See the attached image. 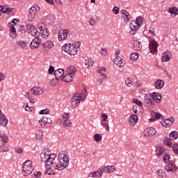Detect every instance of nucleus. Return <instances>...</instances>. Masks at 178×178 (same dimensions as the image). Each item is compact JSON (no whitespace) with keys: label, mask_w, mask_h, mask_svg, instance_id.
Masks as SVG:
<instances>
[{"label":"nucleus","mask_w":178,"mask_h":178,"mask_svg":"<svg viewBox=\"0 0 178 178\" xmlns=\"http://www.w3.org/2000/svg\"><path fill=\"white\" fill-rule=\"evenodd\" d=\"M157 175L159 177L163 178V177H165L166 174L165 173V171H163V170H159L157 171Z\"/></svg>","instance_id":"obj_45"},{"label":"nucleus","mask_w":178,"mask_h":178,"mask_svg":"<svg viewBox=\"0 0 178 178\" xmlns=\"http://www.w3.org/2000/svg\"><path fill=\"white\" fill-rule=\"evenodd\" d=\"M81 95H83L84 99H86V98H87V89H83L82 91H81Z\"/></svg>","instance_id":"obj_59"},{"label":"nucleus","mask_w":178,"mask_h":178,"mask_svg":"<svg viewBox=\"0 0 178 178\" xmlns=\"http://www.w3.org/2000/svg\"><path fill=\"white\" fill-rule=\"evenodd\" d=\"M62 117L63 120H67V119H69V118H70V115L69 114V113H65L64 114H63Z\"/></svg>","instance_id":"obj_57"},{"label":"nucleus","mask_w":178,"mask_h":178,"mask_svg":"<svg viewBox=\"0 0 178 178\" xmlns=\"http://www.w3.org/2000/svg\"><path fill=\"white\" fill-rule=\"evenodd\" d=\"M163 155V161H164V162H166L167 161L170 162V155H169L168 153H164Z\"/></svg>","instance_id":"obj_43"},{"label":"nucleus","mask_w":178,"mask_h":178,"mask_svg":"<svg viewBox=\"0 0 178 178\" xmlns=\"http://www.w3.org/2000/svg\"><path fill=\"white\" fill-rule=\"evenodd\" d=\"M54 72H55V68L54 67V66L50 65L49 68V74H52Z\"/></svg>","instance_id":"obj_63"},{"label":"nucleus","mask_w":178,"mask_h":178,"mask_svg":"<svg viewBox=\"0 0 178 178\" xmlns=\"http://www.w3.org/2000/svg\"><path fill=\"white\" fill-rule=\"evenodd\" d=\"M10 38H16L17 37V34H16V29L15 27H10Z\"/></svg>","instance_id":"obj_28"},{"label":"nucleus","mask_w":178,"mask_h":178,"mask_svg":"<svg viewBox=\"0 0 178 178\" xmlns=\"http://www.w3.org/2000/svg\"><path fill=\"white\" fill-rule=\"evenodd\" d=\"M101 125L102 126V127H104V129H105V130H106V131H109V125H108L107 124H105V123H104V122H102V123L101 124Z\"/></svg>","instance_id":"obj_62"},{"label":"nucleus","mask_w":178,"mask_h":178,"mask_svg":"<svg viewBox=\"0 0 178 178\" xmlns=\"http://www.w3.org/2000/svg\"><path fill=\"white\" fill-rule=\"evenodd\" d=\"M174 120L175 118H173V117H171L170 119L165 120L162 125L164 126V127H170V126L173 124Z\"/></svg>","instance_id":"obj_23"},{"label":"nucleus","mask_w":178,"mask_h":178,"mask_svg":"<svg viewBox=\"0 0 178 178\" xmlns=\"http://www.w3.org/2000/svg\"><path fill=\"white\" fill-rule=\"evenodd\" d=\"M162 62H169L170 60V57H169V55L166 51H164L163 53V56L161 59Z\"/></svg>","instance_id":"obj_29"},{"label":"nucleus","mask_w":178,"mask_h":178,"mask_svg":"<svg viewBox=\"0 0 178 178\" xmlns=\"http://www.w3.org/2000/svg\"><path fill=\"white\" fill-rule=\"evenodd\" d=\"M43 49L44 52H48L49 49H51V48H54V42L51 40H47V42H44L42 44Z\"/></svg>","instance_id":"obj_10"},{"label":"nucleus","mask_w":178,"mask_h":178,"mask_svg":"<svg viewBox=\"0 0 178 178\" xmlns=\"http://www.w3.org/2000/svg\"><path fill=\"white\" fill-rule=\"evenodd\" d=\"M29 12H31L32 13L35 14L37 13V7L35 6H32L31 7V8L29 9Z\"/></svg>","instance_id":"obj_58"},{"label":"nucleus","mask_w":178,"mask_h":178,"mask_svg":"<svg viewBox=\"0 0 178 178\" xmlns=\"http://www.w3.org/2000/svg\"><path fill=\"white\" fill-rule=\"evenodd\" d=\"M80 94L76 93L75 94L71 99V108L72 109H75V108H77L79 105H80Z\"/></svg>","instance_id":"obj_3"},{"label":"nucleus","mask_w":178,"mask_h":178,"mask_svg":"<svg viewBox=\"0 0 178 178\" xmlns=\"http://www.w3.org/2000/svg\"><path fill=\"white\" fill-rule=\"evenodd\" d=\"M102 122H106V119H108V115L106 113H102Z\"/></svg>","instance_id":"obj_60"},{"label":"nucleus","mask_w":178,"mask_h":178,"mask_svg":"<svg viewBox=\"0 0 178 178\" xmlns=\"http://www.w3.org/2000/svg\"><path fill=\"white\" fill-rule=\"evenodd\" d=\"M121 13L122 15V17L125 23H128V22H130V13H129V12H127V10H121Z\"/></svg>","instance_id":"obj_22"},{"label":"nucleus","mask_w":178,"mask_h":178,"mask_svg":"<svg viewBox=\"0 0 178 178\" xmlns=\"http://www.w3.org/2000/svg\"><path fill=\"white\" fill-rule=\"evenodd\" d=\"M22 166H33V163L30 160H26L22 165Z\"/></svg>","instance_id":"obj_51"},{"label":"nucleus","mask_w":178,"mask_h":178,"mask_svg":"<svg viewBox=\"0 0 178 178\" xmlns=\"http://www.w3.org/2000/svg\"><path fill=\"white\" fill-rule=\"evenodd\" d=\"M48 156H51L50 154H47V153H42L40 154V159L42 162H45V161H47V159H48Z\"/></svg>","instance_id":"obj_35"},{"label":"nucleus","mask_w":178,"mask_h":178,"mask_svg":"<svg viewBox=\"0 0 178 178\" xmlns=\"http://www.w3.org/2000/svg\"><path fill=\"white\" fill-rule=\"evenodd\" d=\"M68 54L71 55V56H73L77 54V47H75L74 49H72L70 51H68Z\"/></svg>","instance_id":"obj_49"},{"label":"nucleus","mask_w":178,"mask_h":178,"mask_svg":"<svg viewBox=\"0 0 178 178\" xmlns=\"http://www.w3.org/2000/svg\"><path fill=\"white\" fill-rule=\"evenodd\" d=\"M133 104H136L137 106H143V102L138 100V99H134L132 101Z\"/></svg>","instance_id":"obj_46"},{"label":"nucleus","mask_w":178,"mask_h":178,"mask_svg":"<svg viewBox=\"0 0 178 178\" xmlns=\"http://www.w3.org/2000/svg\"><path fill=\"white\" fill-rule=\"evenodd\" d=\"M113 62L115 65H117L118 67H123L124 66V63L122 60V58L120 56H116L115 58L113 59Z\"/></svg>","instance_id":"obj_20"},{"label":"nucleus","mask_w":178,"mask_h":178,"mask_svg":"<svg viewBox=\"0 0 178 178\" xmlns=\"http://www.w3.org/2000/svg\"><path fill=\"white\" fill-rule=\"evenodd\" d=\"M102 170L104 173H113L115 172V167L113 165H106V166H102Z\"/></svg>","instance_id":"obj_16"},{"label":"nucleus","mask_w":178,"mask_h":178,"mask_svg":"<svg viewBox=\"0 0 178 178\" xmlns=\"http://www.w3.org/2000/svg\"><path fill=\"white\" fill-rule=\"evenodd\" d=\"M31 92L34 95H42L44 89L41 87H33L31 89Z\"/></svg>","instance_id":"obj_9"},{"label":"nucleus","mask_w":178,"mask_h":178,"mask_svg":"<svg viewBox=\"0 0 178 178\" xmlns=\"http://www.w3.org/2000/svg\"><path fill=\"white\" fill-rule=\"evenodd\" d=\"M138 26L137 25L133 24L132 22H130V30H129V34L131 35H134L135 34H137V30H138Z\"/></svg>","instance_id":"obj_17"},{"label":"nucleus","mask_w":178,"mask_h":178,"mask_svg":"<svg viewBox=\"0 0 178 178\" xmlns=\"http://www.w3.org/2000/svg\"><path fill=\"white\" fill-rule=\"evenodd\" d=\"M165 170H167V173H172V172H176L177 170V166H176V165H175L173 163H170L165 167Z\"/></svg>","instance_id":"obj_14"},{"label":"nucleus","mask_w":178,"mask_h":178,"mask_svg":"<svg viewBox=\"0 0 178 178\" xmlns=\"http://www.w3.org/2000/svg\"><path fill=\"white\" fill-rule=\"evenodd\" d=\"M35 17V14L33 13L32 12L29 11L28 14V20L29 22H33L34 18Z\"/></svg>","instance_id":"obj_40"},{"label":"nucleus","mask_w":178,"mask_h":178,"mask_svg":"<svg viewBox=\"0 0 178 178\" xmlns=\"http://www.w3.org/2000/svg\"><path fill=\"white\" fill-rule=\"evenodd\" d=\"M132 24H135L137 27H141V24H143V18L141 16H139L136 18V21L132 20L131 21Z\"/></svg>","instance_id":"obj_25"},{"label":"nucleus","mask_w":178,"mask_h":178,"mask_svg":"<svg viewBox=\"0 0 178 178\" xmlns=\"http://www.w3.org/2000/svg\"><path fill=\"white\" fill-rule=\"evenodd\" d=\"M163 86H165V81L161 79H158L155 83H154V87L157 90H161V88H163Z\"/></svg>","instance_id":"obj_21"},{"label":"nucleus","mask_w":178,"mask_h":178,"mask_svg":"<svg viewBox=\"0 0 178 178\" xmlns=\"http://www.w3.org/2000/svg\"><path fill=\"white\" fill-rule=\"evenodd\" d=\"M16 22H17V19H13L12 22L8 24L10 27H15V26H16Z\"/></svg>","instance_id":"obj_55"},{"label":"nucleus","mask_w":178,"mask_h":178,"mask_svg":"<svg viewBox=\"0 0 178 178\" xmlns=\"http://www.w3.org/2000/svg\"><path fill=\"white\" fill-rule=\"evenodd\" d=\"M163 143L164 145H167V147H172V143L170 142V138L165 137L163 140Z\"/></svg>","instance_id":"obj_33"},{"label":"nucleus","mask_w":178,"mask_h":178,"mask_svg":"<svg viewBox=\"0 0 178 178\" xmlns=\"http://www.w3.org/2000/svg\"><path fill=\"white\" fill-rule=\"evenodd\" d=\"M39 113L40 115H47L49 113V109L45 108L44 110H41Z\"/></svg>","instance_id":"obj_53"},{"label":"nucleus","mask_w":178,"mask_h":178,"mask_svg":"<svg viewBox=\"0 0 178 178\" xmlns=\"http://www.w3.org/2000/svg\"><path fill=\"white\" fill-rule=\"evenodd\" d=\"M42 38H47V37H49V31H48L47 29H44L42 31Z\"/></svg>","instance_id":"obj_38"},{"label":"nucleus","mask_w":178,"mask_h":178,"mask_svg":"<svg viewBox=\"0 0 178 178\" xmlns=\"http://www.w3.org/2000/svg\"><path fill=\"white\" fill-rule=\"evenodd\" d=\"M125 84L128 87H131V86H133V81L131 80V78H127L125 79Z\"/></svg>","instance_id":"obj_42"},{"label":"nucleus","mask_w":178,"mask_h":178,"mask_svg":"<svg viewBox=\"0 0 178 178\" xmlns=\"http://www.w3.org/2000/svg\"><path fill=\"white\" fill-rule=\"evenodd\" d=\"M165 154V148L162 146H158L156 147V155L159 157Z\"/></svg>","instance_id":"obj_24"},{"label":"nucleus","mask_w":178,"mask_h":178,"mask_svg":"<svg viewBox=\"0 0 178 178\" xmlns=\"http://www.w3.org/2000/svg\"><path fill=\"white\" fill-rule=\"evenodd\" d=\"M113 13H114V15H118L119 13V7L115 6L113 8Z\"/></svg>","instance_id":"obj_61"},{"label":"nucleus","mask_w":178,"mask_h":178,"mask_svg":"<svg viewBox=\"0 0 178 178\" xmlns=\"http://www.w3.org/2000/svg\"><path fill=\"white\" fill-rule=\"evenodd\" d=\"M42 43L41 39L38 38V37H35L31 42L30 47L31 49H35L40 47V44Z\"/></svg>","instance_id":"obj_6"},{"label":"nucleus","mask_w":178,"mask_h":178,"mask_svg":"<svg viewBox=\"0 0 178 178\" xmlns=\"http://www.w3.org/2000/svg\"><path fill=\"white\" fill-rule=\"evenodd\" d=\"M29 33H30L31 35L35 37H35H38L37 34H38V30L36 28H33V30H31Z\"/></svg>","instance_id":"obj_39"},{"label":"nucleus","mask_w":178,"mask_h":178,"mask_svg":"<svg viewBox=\"0 0 178 178\" xmlns=\"http://www.w3.org/2000/svg\"><path fill=\"white\" fill-rule=\"evenodd\" d=\"M0 124L3 126V127H6L8 126V118L3 114H2V111H0Z\"/></svg>","instance_id":"obj_15"},{"label":"nucleus","mask_w":178,"mask_h":178,"mask_svg":"<svg viewBox=\"0 0 178 178\" xmlns=\"http://www.w3.org/2000/svg\"><path fill=\"white\" fill-rule=\"evenodd\" d=\"M172 150L175 154H178V144H174L172 145Z\"/></svg>","instance_id":"obj_54"},{"label":"nucleus","mask_w":178,"mask_h":178,"mask_svg":"<svg viewBox=\"0 0 178 178\" xmlns=\"http://www.w3.org/2000/svg\"><path fill=\"white\" fill-rule=\"evenodd\" d=\"M151 95L153 101H156L157 104L161 102V99H162V95L161 94L154 92Z\"/></svg>","instance_id":"obj_19"},{"label":"nucleus","mask_w":178,"mask_h":178,"mask_svg":"<svg viewBox=\"0 0 178 178\" xmlns=\"http://www.w3.org/2000/svg\"><path fill=\"white\" fill-rule=\"evenodd\" d=\"M25 27L24 29H26V31H31V30L35 28V26L31 24H26Z\"/></svg>","instance_id":"obj_44"},{"label":"nucleus","mask_w":178,"mask_h":178,"mask_svg":"<svg viewBox=\"0 0 178 178\" xmlns=\"http://www.w3.org/2000/svg\"><path fill=\"white\" fill-rule=\"evenodd\" d=\"M70 45H71L70 43L69 44H65V45H63V46L61 47V49H62L63 51H64V52H66V53L67 54V51H69Z\"/></svg>","instance_id":"obj_48"},{"label":"nucleus","mask_w":178,"mask_h":178,"mask_svg":"<svg viewBox=\"0 0 178 178\" xmlns=\"http://www.w3.org/2000/svg\"><path fill=\"white\" fill-rule=\"evenodd\" d=\"M41 127L47 129L52 126V119L51 117H43L41 120L38 121Z\"/></svg>","instance_id":"obj_2"},{"label":"nucleus","mask_w":178,"mask_h":178,"mask_svg":"<svg viewBox=\"0 0 178 178\" xmlns=\"http://www.w3.org/2000/svg\"><path fill=\"white\" fill-rule=\"evenodd\" d=\"M27 98L31 102V104H35V102H37V99H33L30 95H28Z\"/></svg>","instance_id":"obj_56"},{"label":"nucleus","mask_w":178,"mask_h":178,"mask_svg":"<svg viewBox=\"0 0 178 178\" xmlns=\"http://www.w3.org/2000/svg\"><path fill=\"white\" fill-rule=\"evenodd\" d=\"M137 122H138V116L136 114L131 115L129 120V126H136Z\"/></svg>","instance_id":"obj_13"},{"label":"nucleus","mask_w":178,"mask_h":178,"mask_svg":"<svg viewBox=\"0 0 178 178\" xmlns=\"http://www.w3.org/2000/svg\"><path fill=\"white\" fill-rule=\"evenodd\" d=\"M149 49L151 52H156L158 51V42L152 39L149 44Z\"/></svg>","instance_id":"obj_12"},{"label":"nucleus","mask_w":178,"mask_h":178,"mask_svg":"<svg viewBox=\"0 0 178 178\" xmlns=\"http://www.w3.org/2000/svg\"><path fill=\"white\" fill-rule=\"evenodd\" d=\"M22 175L23 176H29L33 173V165L27 167V165L22 166Z\"/></svg>","instance_id":"obj_11"},{"label":"nucleus","mask_w":178,"mask_h":178,"mask_svg":"<svg viewBox=\"0 0 178 178\" xmlns=\"http://www.w3.org/2000/svg\"><path fill=\"white\" fill-rule=\"evenodd\" d=\"M136 51H141L143 46L141 45V42H138L134 47Z\"/></svg>","instance_id":"obj_47"},{"label":"nucleus","mask_w":178,"mask_h":178,"mask_svg":"<svg viewBox=\"0 0 178 178\" xmlns=\"http://www.w3.org/2000/svg\"><path fill=\"white\" fill-rule=\"evenodd\" d=\"M152 95L147 94L145 95L144 105L146 108H154V102H152Z\"/></svg>","instance_id":"obj_5"},{"label":"nucleus","mask_w":178,"mask_h":178,"mask_svg":"<svg viewBox=\"0 0 178 178\" xmlns=\"http://www.w3.org/2000/svg\"><path fill=\"white\" fill-rule=\"evenodd\" d=\"M67 72L68 74H71L73 76V74H74V73H76V67H74V66L68 67Z\"/></svg>","instance_id":"obj_32"},{"label":"nucleus","mask_w":178,"mask_h":178,"mask_svg":"<svg viewBox=\"0 0 178 178\" xmlns=\"http://www.w3.org/2000/svg\"><path fill=\"white\" fill-rule=\"evenodd\" d=\"M168 13L171 15H178V8L176 7H170L168 8Z\"/></svg>","instance_id":"obj_31"},{"label":"nucleus","mask_w":178,"mask_h":178,"mask_svg":"<svg viewBox=\"0 0 178 178\" xmlns=\"http://www.w3.org/2000/svg\"><path fill=\"white\" fill-rule=\"evenodd\" d=\"M62 80L63 81H65V83H70L73 80V75L70 74H67L62 78Z\"/></svg>","instance_id":"obj_26"},{"label":"nucleus","mask_w":178,"mask_h":178,"mask_svg":"<svg viewBox=\"0 0 178 178\" xmlns=\"http://www.w3.org/2000/svg\"><path fill=\"white\" fill-rule=\"evenodd\" d=\"M52 156L51 158V156H47V159H46V161H44V165L45 166H47V168H49V166H51V165H52V161L54 160L55 158H56V155L55 154H52Z\"/></svg>","instance_id":"obj_18"},{"label":"nucleus","mask_w":178,"mask_h":178,"mask_svg":"<svg viewBox=\"0 0 178 178\" xmlns=\"http://www.w3.org/2000/svg\"><path fill=\"white\" fill-rule=\"evenodd\" d=\"M138 58V53H137V52L132 53L130 55L131 60H137Z\"/></svg>","instance_id":"obj_41"},{"label":"nucleus","mask_w":178,"mask_h":178,"mask_svg":"<svg viewBox=\"0 0 178 178\" xmlns=\"http://www.w3.org/2000/svg\"><path fill=\"white\" fill-rule=\"evenodd\" d=\"M169 136H170V138H171V140H177V138H178L177 131H172L170 134Z\"/></svg>","instance_id":"obj_34"},{"label":"nucleus","mask_w":178,"mask_h":178,"mask_svg":"<svg viewBox=\"0 0 178 178\" xmlns=\"http://www.w3.org/2000/svg\"><path fill=\"white\" fill-rule=\"evenodd\" d=\"M58 162L59 164L54 166V169H57V170H62V169L67 168V166H69V156H66L64 159H58Z\"/></svg>","instance_id":"obj_1"},{"label":"nucleus","mask_w":178,"mask_h":178,"mask_svg":"<svg viewBox=\"0 0 178 178\" xmlns=\"http://www.w3.org/2000/svg\"><path fill=\"white\" fill-rule=\"evenodd\" d=\"M63 74H65V70L60 68L57 70L54 71V76H55V79H53V81H54V83H51V86H55V84H58V79H60V77H62V76H63Z\"/></svg>","instance_id":"obj_4"},{"label":"nucleus","mask_w":178,"mask_h":178,"mask_svg":"<svg viewBox=\"0 0 178 178\" xmlns=\"http://www.w3.org/2000/svg\"><path fill=\"white\" fill-rule=\"evenodd\" d=\"M93 138L96 141V143H99V141L102 140V136L99 134H96L94 135Z\"/></svg>","instance_id":"obj_36"},{"label":"nucleus","mask_w":178,"mask_h":178,"mask_svg":"<svg viewBox=\"0 0 178 178\" xmlns=\"http://www.w3.org/2000/svg\"><path fill=\"white\" fill-rule=\"evenodd\" d=\"M15 9L6 8L5 6L4 13H8V15H13Z\"/></svg>","instance_id":"obj_37"},{"label":"nucleus","mask_w":178,"mask_h":178,"mask_svg":"<svg viewBox=\"0 0 178 178\" xmlns=\"http://www.w3.org/2000/svg\"><path fill=\"white\" fill-rule=\"evenodd\" d=\"M63 40L67 38V29H64L62 33Z\"/></svg>","instance_id":"obj_52"},{"label":"nucleus","mask_w":178,"mask_h":178,"mask_svg":"<svg viewBox=\"0 0 178 178\" xmlns=\"http://www.w3.org/2000/svg\"><path fill=\"white\" fill-rule=\"evenodd\" d=\"M100 54L102 56H105V55H106L108 54V50H106V49H101Z\"/></svg>","instance_id":"obj_64"},{"label":"nucleus","mask_w":178,"mask_h":178,"mask_svg":"<svg viewBox=\"0 0 178 178\" xmlns=\"http://www.w3.org/2000/svg\"><path fill=\"white\" fill-rule=\"evenodd\" d=\"M18 47H19V48H21V49H26V48L27 47V43H26V42L24 41H18L17 42Z\"/></svg>","instance_id":"obj_30"},{"label":"nucleus","mask_w":178,"mask_h":178,"mask_svg":"<svg viewBox=\"0 0 178 178\" xmlns=\"http://www.w3.org/2000/svg\"><path fill=\"white\" fill-rule=\"evenodd\" d=\"M35 137L37 140H42V138H44V132L42 131V130L38 131L35 134Z\"/></svg>","instance_id":"obj_27"},{"label":"nucleus","mask_w":178,"mask_h":178,"mask_svg":"<svg viewBox=\"0 0 178 178\" xmlns=\"http://www.w3.org/2000/svg\"><path fill=\"white\" fill-rule=\"evenodd\" d=\"M104 175L102 171V168H100L97 170V171L92 172L89 173L88 177H93V178H99L101 177Z\"/></svg>","instance_id":"obj_8"},{"label":"nucleus","mask_w":178,"mask_h":178,"mask_svg":"<svg viewBox=\"0 0 178 178\" xmlns=\"http://www.w3.org/2000/svg\"><path fill=\"white\" fill-rule=\"evenodd\" d=\"M156 133V131L153 127L147 128L145 130L144 137H145L146 138H149V137H152V136H154Z\"/></svg>","instance_id":"obj_7"},{"label":"nucleus","mask_w":178,"mask_h":178,"mask_svg":"<svg viewBox=\"0 0 178 178\" xmlns=\"http://www.w3.org/2000/svg\"><path fill=\"white\" fill-rule=\"evenodd\" d=\"M70 124H72V121L70 120H65L63 122V125L66 127H70Z\"/></svg>","instance_id":"obj_50"}]
</instances>
